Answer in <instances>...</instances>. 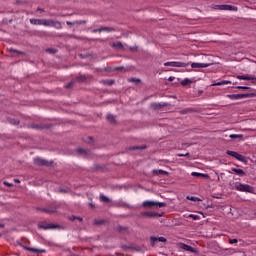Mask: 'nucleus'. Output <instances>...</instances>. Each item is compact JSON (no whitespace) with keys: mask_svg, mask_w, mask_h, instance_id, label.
I'll list each match as a JSON object with an SVG mask.
<instances>
[{"mask_svg":"<svg viewBox=\"0 0 256 256\" xmlns=\"http://www.w3.org/2000/svg\"><path fill=\"white\" fill-rule=\"evenodd\" d=\"M105 223V220H94V225H103Z\"/></svg>","mask_w":256,"mask_h":256,"instance_id":"45","label":"nucleus"},{"mask_svg":"<svg viewBox=\"0 0 256 256\" xmlns=\"http://www.w3.org/2000/svg\"><path fill=\"white\" fill-rule=\"evenodd\" d=\"M181 115H187L189 113H195V109L193 108H185L184 110L180 111Z\"/></svg>","mask_w":256,"mask_h":256,"instance_id":"22","label":"nucleus"},{"mask_svg":"<svg viewBox=\"0 0 256 256\" xmlns=\"http://www.w3.org/2000/svg\"><path fill=\"white\" fill-rule=\"evenodd\" d=\"M31 128H32V129H48L47 126H43V125H41V124H32V125H31Z\"/></svg>","mask_w":256,"mask_h":256,"instance_id":"30","label":"nucleus"},{"mask_svg":"<svg viewBox=\"0 0 256 256\" xmlns=\"http://www.w3.org/2000/svg\"><path fill=\"white\" fill-rule=\"evenodd\" d=\"M105 71H111V67L105 68Z\"/></svg>","mask_w":256,"mask_h":256,"instance_id":"61","label":"nucleus"},{"mask_svg":"<svg viewBox=\"0 0 256 256\" xmlns=\"http://www.w3.org/2000/svg\"><path fill=\"white\" fill-rule=\"evenodd\" d=\"M163 215H165V213H157V212H142L140 214V217H147L148 219H153L155 217H163Z\"/></svg>","mask_w":256,"mask_h":256,"instance_id":"6","label":"nucleus"},{"mask_svg":"<svg viewBox=\"0 0 256 256\" xmlns=\"http://www.w3.org/2000/svg\"><path fill=\"white\" fill-rule=\"evenodd\" d=\"M237 89H243L244 91H249V90H251V87H247V86H237Z\"/></svg>","mask_w":256,"mask_h":256,"instance_id":"46","label":"nucleus"},{"mask_svg":"<svg viewBox=\"0 0 256 256\" xmlns=\"http://www.w3.org/2000/svg\"><path fill=\"white\" fill-rule=\"evenodd\" d=\"M229 243H230V245H233L235 243H239V240H237V238L229 239Z\"/></svg>","mask_w":256,"mask_h":256,"instance_id":"48","label":"nucleus"},{"mask_svg":"<svg viewBox=\"0 0 256 256\" xmlns=\"http://www.w3.org/2000/svg\"><path fill=\"white\" fill-rule=\"evenodd\" d=\"M100 201H102L103 203H109L110 200L105 195H101L100 196Z\"/></svg>","mask_w":256,"mask_h":256,"instance_id":"41","label":"nucleus"},{"mask_svg":"<svg viewBox=\"0 0 256 256\" xmlns=\"http://www.w3.org/2000/svg\"><path fill=\"white\" fill-rule=\"evenodd\" d=\"M220 9H222V11H233V6H231V5H221Z\"/></svg>","mask_w":256,"mask_h":256,"instance_id":"29","label":"nucleus"},{"mask_svg":"<svg viewBox=\"0 0 256 256\" xmlns=\"http://www.w3.org/2000/svg\"><path fill=\"white\" fill-rule=\"evenodd\" d=\"M213 63H195L191 64L192 69H205L206 67H211Z\"/></svg>","mask_w":256,"mask_h":256,"instance_id":"11","label":"nucleus"},{"mask_svg":"<svg viewBox=\"0 0 256 256\" xmlns=\"http://www.w3.org/2000/svg\"><path fill=\"white\" fill-rule=\"evenodd\" d=\"M236 191H241L243 193H253L255 191V188L248 184H242L241 182H237L235 184Z\"/></svg>","mask_w":256,"mask_h":256,"instance_id":"1","label":"nucleus"},{"mask_svg":"<svg viewBox=\"0 0 256 256\" xmlns=\"http://www.w3.org/2000/svg\"><path fill=\"white\" fill-rule=\"evenodd\" d=\"M116 231H119V233H123V231H127V227H125V226H118L116 228Z\"/></svg>","mask_w":256,"mask_h":256,"instance_id":"40","label":"nucleus"},{"mask_svg":"<svg viewBox=\"0 0 256 256\" xmlns=\"http://www.w3.org/2000/svg\"><path fill=\"white\" fill-rule=\"evenodd\" d=\"M77 153H79V155H87V153H89V149L79 148Z\"/></svg>","mask_w":256,"mask_h":256,"instance_id":"32","label":"nucleus"},{"mask_svg":"<svg viewBox=\"0 0 256 256\" xmlns=\"http://www.w3.org/2000/svg\"><path fill=\"white\" fill-rule=\"evenodd\" d=\"M9 53H17V55H25V52L10 48Z\"/></svg>","mask_w":256,"mask_h":256,"instance_id":"33","label":"nucleus"},{"mask_svg":"<svg viewBox=\"0 0 256 256\" xmlns=\"http://www.w3.org/2000/svg\"><path fill=\"white\" fill-rule=\"evenodd\" d=\"M111 47H113V49H123V43L121 42H114L110 44Z\"/></svg>","mask_w":256,"mask_h":256,"instance_id":"19","label":"nucleus"},{"mask_svg":"<svg viewBox=\"0 0 256 256\" xmlns=\"http://www.w3.org/2000/svg\"><path fill=\"white\" fill-rule=\"evenodd\" d=\"M45 213L51 214V213H57V205H51L45 207Z\"/></svg>","mask_w":256,"mask_h":256,"instance_id":"14","label":"nucleus"},{"mask_svg":"<svg viewBox=\"0 0 256 256\" xmlns=\"http://www.w3.org/2000/svg\"><path fill=\"white\" fill-rule=\"evenodd\" d=\"M165 67H189V62H166Z\"/></svg>","mask_w":256,"mask_h":256,"instance_id":"7","label":"nucleus"},{"mask_svg":"<svg viewBox=\"0 0 256 256\" xmlns=\"http://www.w3.org/2000/svg\"><path fill=\"white\" fill-rule=\"evenodd\" d=\"M192 177H204V179H209V174H203L199 172H192Z\"/></svg>","mask_w":256,"mask_h":256,"instance_id":"18","label":"nucleus"},{"mask_svg":"<svg viewBox=\"0 0 256 256\" xmlns=\"http://www.w3.org/2000/svg\"><path fill=\"white\" fill-rule=\"evenodd\" d=\"M221 85H231V81H229V80H222L220 82L212 84V87H217V86H221Z\"/></svg>","mask_w":256,"mask_h":256,"instance_id":"16","label":"nucleus"},{"mask_svg":"<svg viewBox=\"0 0 256 256\" xmlns=\"http://www.w3.org/2000/svg\"><path fill=\"white\" fill-rule=\"evenodd\" d=\"M4 185H5L6 187H13V184H11V183H9V182H7V181H4Z\"/></svg>","mask_w":256,"mask_h":256,"instance_id":"50","label":"nucleus"},{"mask_svg":"<svg viewBox=\"0 0 256 256\" xmlns=\"http://www.w3.org/2000/svg\"><path fill=\"white\" fill-rule=\"evenodd\" d=\"M95 169H101V166L96 165V166H95Z\"/></svg>","mask_w":256,"mask_h":256,"instance_id":"62","label":"nucleus"},{"mask_svg":"<svg viewBox=\"0 0 256 256\" xmlns=\"http://www.w3.org/2000/svg\"><path fill=\"white\" fill-rule=\"evenodd\" d=\"M103 84L111 87V85H115V80H104Z\"/></svg>","mask_w":256,"mask_h":256,"instance_id":"37","label":"nucleus"},{"mask_svg":"<svg viewBox=\"0 0 256 256\" xmlns=\"http://www.w3.org/2000/svg\"><path fill=\"white\" fill-rule=\"evenodd\" d=\"M236 79H240V81H256L255 76H249V75H238L236 76Z\"/></svg>","mask_w":256,"mask_h":256,"instance_id":"13","label":"nucleus"},{"mask_svg":"<svg viewBox=\"0 0 256 256\" xmlns=\"http://www.w3.org/2000/svg\"><path fill=\"white\" fill-rule=\"evenodd\" d=\"M27 4H28L27 1H21V0L16 1V5H27Z\"/></svg>","mask_w":256,"mask_h":256,"instance_id":"47","label":"nucleus"},{"mask_svg":"<svg viewBox=\"0 0 256 256\" xmlns=\"http://www.w3.org/2000/svg\"><path fill=\"white\" fill-rule=\"evenodd\" d=\"M188 217H190V219H193L194 221H199L200 217L194 214H190Z\"/></svg>","mask_w":256,"mask_h":256,"instance_id":"42","label":"nucleus"},{"mask_svg":"<svg viewBox=\"0 0 256 256\" xmlns=\"http://www.w3.org/2000/svg\"><path fill=\"white\" fill-rule=\"evenodd\" d=\"M144 149H147V145L129 146V147H126L125 151L126 153H129V151H143Z\"/></svg>","mask_w":256,"mask_h":256,"instance_id":"12","label":"nucleus"},{"mask_svg":"<svg viewBox=\"0 0 256 256\" xmlns=\"http://www.w3.org/2000/svg\"><path fill=\"white\" fill-rule=\"evenodd\" d=\"M155 243H167V238L157 237V236H150V245H151V247H155Z\"/></svg>","mask_w":256,"mask_h":256,"instance_id":"5","label":"nucleus"},{"mask_svg":"<svg viewBox=\"0 0 256 256\" xmlns=\"http://www.w3.org/2000/svg\"><path fill=\"white\" fill-rule=\"evenodd\" d=\"M106 119L109 123H111L112 125H115L117 123V120L115 119V117L113 116V114H108L106 116Z\"/></svg>","mask_w":256,"mask_h":256,"instance_id":"17","label":"nucleus"},{"mask_svg":"<svg viewBox=\"0 0 256 256\" xmlns=\"http://www.w3.org/2000/svg\"><path fill=\"white\" fill-rule=\"evenodd\" d=\"M58 192H59V193H67V190H65V189H59Z\"/></svg>","mask_w":256,"mask_h":256,"instance_id":"53","label":"nucleus"},{"mask_svg":"<svg viewBox=\"0 0 256 256\" xmlns=\"http://www.w3.org/2000/svg\"><path fill=\"white\" fill-rule=\"evenodd\" d=\"M230 139H243V134H231Z\"/></svg>","mask_w":256,"mask_h":256,"instance_id":"36","label":"nucleus"},{"mask_svg":"<svg viewBox=\"0 0 256 256\" xmlns=\"http://www.w3.org/2000/svg\"><path fill=\"white\" fill-rule=\"evenodd\" d=\"M191 83H193V80H191L189 78H185L184 80L181 81V85L183 87H186V85H191Z\"/></svg>","mask_w":256,"mask_h":256,"instance_id":"25","label":"nucleus"},{"mask_svg":"<svg viewBox=\"0 0 256 256\" xmlns=\"http://www.w3.org/2000/svg\"><path fill=\"white\" fill-rule=\"evenodd\" d=\"M151 109H153L154 111H159L161 109H163V107H171V104L164 102V103H152L150 104Z\"/></svg>","mask_w":256,"mask_h":256,"instance_id":"9","label":"nucleus"},{"mask_svg":"<svg viewBox=\"0 0 256 256\" xmlns=\"http://www.w3.org/2000/svg\"><path fill=\"white\" fill-rule=\"evenodd\" d=\"M117 71H121V69H123V67H116L115 68Z\"/></svg>","mask_w":256,"mask_h":256,"instance_id":"59","label":"nucleus"},{"mask_svg":"<svg viewBox=\"0 0 256 256\" xmlns=\"http://www.w3.org/2000/svg\"><path fill=\"white\" fill-rule=\"evenodd\" d=\"M66 25H75V24L71 21H66Z\"/></svg>","mask_w":256,"mask_h":256,"instance_id":"55","label":"nucleus"},{"mask_svg":"<svg viewBox=\"0 0 256 256\" xmlns=\"http://www.w3.org/2000/svg\"><path fill=\"white\" fill-rule=\"evenodd\" d=\"M75 85V81H71L70 83H68L65 88L66 89H71L73 86Z\"/></svg>","mask_w":256,"mask_h":256,"instance_id":"44","label":"nucleus"},{"mask_svg":"<svg viewBox=\"0 0 256 256\" xmlns=\"http://www.w3.org/2000/svg\"><path fill=\"white\" fill-rule=\"evenodd\" d=\"M36 211H41V213H45V208L37 207Z\"/></svg>","mask_w":256,"mask_h":256,"instance_id":"51","label":"nucleus"},{"mask_svg":"<svg viewBox=\"0 0 256 256\" xmlns=\"http://www.w3.org/2000/svg\"><path fill=\"white\" fill-rule=\"evenodd\" d=\"M87 23V20H79V21H74V25H85Z\"/></svg>","mask_w":256,"mask_h":256,"instance_id":"39","label":"nucleus"},{"mask_svg":"<svg viewBox=\"0 0 256 256\" xmlns=\"http://www.w3.org/2000/svg\"><path fill=\"white\" fill-rule=\"evenodd\" d=\"M178 157H185V154H178Z\"/></svg>","mask_w":256,"mask_h":256,"instance_id":"63","label":"nucleus"},{"mask_svg":"<svg viewBox=\"0 0 256 256\" xmlns=\"http://www.w3.org/2000/svg\"><path fill=\"white\" fill-rule=\"evenodd\" d=\"M15 183H21V181H19V179H14Z\"/></svg>","mask_w":256,"mask_h":256,"instance_id":"60","label":"nucleus"},{"mask_svg":"<svg viewBox=\"0 0 256 256\" xmlns=\"http://www.w3.org/2000/svg\"><path fill=\"white\" fill-rule=\"evenodd\" d=\"M46 51H47V53H55V50L51 49V48H48Z\"/></svg>","mask_w":256,"mask_h":256,"instance_id":"52","label":"nucleus"},{"mask_svg":"<svg viewBox=\"0 0 256 256\" xmlns=\"http://www.w3.org/2000/svg\"><path fill=\"white\" fill-rule=\"evenodd\" d=\"M228 98L229 99H242L241 94H229Z\"/></svg>","mask_w":256,"mask_h":256,"instance_id":"35","label":"nucleus"},{"mask_svg":"<svg viewBox=\"0 0 256 256\" xmlns=\"http://www.w3.org/2000/svg\"><path fill=\"white\" fill-rule=\"evenodd\" d=\"M53 23V20L51 19H42V25H44V27H51Z\"/></svg>","mask_w":256,"mask_h":256,"instance_id":"21","label":"nucleus"},{"mask_svg":"<svg viewBox=\"0 0 256 256\" xmlns=\"http://www.w3.org/2000/svg\"><path fill=\"white\" fill-rule=\"evenodd\" d=\"M18 245H20V247H23V249H25V251H30L32 253H45L44 249L27 247V246H25V244H23L21 242H18Z\"/></svg>","mask_w":256,"mask_h":256,"instance_id":"10","label":"nucleus"},{"mask_svg":"<svg viewBox=\"0 0 256 256\" xmlns=\"http://www.w3.org/2000/svg\"><path fill=\"white\" fill-rule=\"evenodd\" d=\"M76 219H77V221H80V222L83 221V218H81V217H76Z\"/></svg>","mask_w":256,"mask_h":256,"instance_id":"57","label":"nucleus"},{"mask_svg":"<svg viewBox=\"0 0 256 256\" xmlns=\"http://www.w3.org/2000/svg\"><path fill=\"white\" fill-rule=\"evenodd\" d=\"M51 27H55V29H62L63 26L61 25V22L57 21V20H52V26Z\"/></svg>","mask_w":256,"mask_h":256,"instance_id":"23","label":"nucleus"},{"mask_svg":"<svg viewBox=\"0 0 256 256\" xmlns=\"http://www.w3.org/2000/svg\"><path fill=\"white\" fill-rule=\"evenodd\" d=\"M102 31H106V33H113L114 31H117V28H115V27H102Z\"/></svg>","mask_w":256,"mask_h":256,"instance_id":"27","label":"nucleus"},{"mask_svg":"<svg viewBox=\"0 0 256 256\" xmlns=\"http://www.w3.org/2000/svg\"><path fill=\"white\" fill-rule=\"evenodd\" d=\"M144 209H153V207H167L165 202H155V201H144L142 203Z\"/></svg>","mask_w":256,"mask_h":256,"instance_id":"2","label":"nucleus"},{"mask_svg":"<svg viewBox=\"0 0 256 256\" xmlns=\"http://www.w3.org/2000/svg\"><path fill=\"white\" fill-rule=\"evenodd\" d=\"M181 245V249H183L184 251H189L190 253H195V248L185 244V243H182L180 244Z\"/></svg>","mask_w":256,"mask_h":256,"instance_id":"15","label":"nucleus"},{"mask_svg":"<svg viewBox=\"0 0 256 256\" xmlns=\"http://www.w3.org/2000/svg\"><path fill=\"white\" fill-rule=\"evenodd\" d=\"M80 57H81L82 59H85V57H89V55L83 56V54H80Z\"/></svg>","mask_w":256,"mask_h":256,"instance_id":"58","label":"nucleus"},{"mask_svg":"<svg viewBox=\"0 0 256 256\" xmlns=\"http://www.w3.org/2000/svg\"><path fill=\"white\" fill-rule=\"evenodd\" d=\"M69 219L70 221H75L77 219V216H71Z\"/></svg>","mask_w":256,"mask_h":256,"instance_id":"54","label":"nucleus"},{"mask_svg":"<svg viewBox=\"0 0 256 256\" xmlns=\"http://www.w3.org/2000/svg\"><path fill=\"white\" fill-rule=\"evenodd\" d=\"M9 123H11V125H19V120H15L13 118H8Z\"/></svg>","mask_w":256,"mask_h":256,"instance_id":"38","label":"nucleus"},{"mask_svg":"<svg viewBox=\"0 0 256 256\" xmlns=\"http://www.w3.org/2000/svg\"><path fill=\"white\" fill-rule=\"evenodd\" d=\"M38 229L47 231L48 229H61V226L59 224H49L46 221H42L38 223Z\"/></svg>","mask_w":256,"mask_h":256,"instance_id":"3","label":"nucleus"},{"mask_svg":"<svg viewBox=\"0 0 256 256\" xmlns=\"http://www.w3.org/2000/svg\"><path fill=\"white\" fill-rule=\"evenodd\" d=\"M154 175H169V172L165 170H153Z\"/></svg>","mask_w":256,"mask_h":256,"instance_id":"26","label":"nucleus"},{"mask_svg":"<svg viewBox=\"0 0 256 256\" xmlns=\"http://www.w3.org/2000/svg\"><path fill=\"white\" fill-rule=\"evenodd\" d=\"M76 81H77L78 83H83V82L87 81V76H85V75L77 76V77H76Z\"/></svg>","mask_w":256,"mask_h":256,"instance_id":"28","label":"nucleus"},{"mask_svg":"<svg viewBox=\"0 0 256 256\" xmlns=\"http://www.w3.org/2000/svg\"><path fill=\"white\" fill-rule=\"evenodd\" d=\"M37 11H45V10L42 8H37Z\"/></svg>","mask_w":256,"mask_h":256,"instance_id":"64","label":"nucleus"},{"mask_svg":"<svg viewBox=\"0 0 256 256\" xmlns=\"http://www.w3.org/2000/svg\"><path fill=\"white\" fill-rule=\"evenodd\" d=\"M249 97H256L255 93H246V94H241L242 99H247Z\"/></svg>","mask_w":256,"mask_h":256,"instance_id":"31","label":"nucleus"},{"mask_svg":"<svg viewBox=\"0 0 256 256\" xmlns=\"http://www.w3.org/2000/svg\"><path fill=\"white\" fill-rule=\"evenodd\" d=\"M103 31V27H100L98 29H94L93 33H101Z\"/></svg>","mask_w":256,"mask_h":256,"instance_id":"49","label":"nucleus"},{"mask_svg":"<svg viewBox=\"0 0 256 256\" xmlns=\"http://www.w3.org/2000/svg\"><path fill=\"white\" fill-rule=\"evenodd\" d=\"M53 163V161H48L42 158L34 159V165H37L38 167H53Z\"/></svg>","mask_w":256,"mask_h":256,"instance_id":"4","label":"nucleus"},{"mask_svg":"<svg viewBox=\"0 0 256 256\" xmlns=\"http://www.w3.org/2000/svg\"><path fill=\"white\" fill-rule=\"evenodd\" d=\"M187 199H189L190 201H194V202L201 201V199H199L195 196H192V197L187 196Z\"/></svg>","mask_w":256,"mask_h":256,"instance_id":"43","label":"nucleus"},{"mask_svg":"<svg viewBox=\"0 0 256 256\" xmlns=\"http://www.w3.org/2000/svg\"><path fill=\"white\" fill-rule=\"evenodd\" d=\"M30 23H31V25H42L43 19L31 18Z\"/></svg>","mask_w":256,"mask_h":256,"instance_id":"20","label":"nucleus"},{"mask_svg":"<svg viewBox=\"0 0 256 256\" xmlns=\"http://www.w3.org/2000/svg\"><path fill=\"white\" fill-rule=\"evenodd\" d=\"M226 153L230 157H234V159H237V161H241L242 163H245V156H243L235 151H231V150H228Z\"/></svg>","mask_w":256,"mask_h":256,"instance_id":"8","label":"nucleus"},{"mask_svg":"<svg viewBox=\"0 0 256 256\" xmlns=\"http://www.w3.org/2000/svg\"><path fill=\"white\" fill-rule=\"evenodd\" d=\"M232 171L236 173V175H240L241 177L245 175V171H243V169L232 168Z\"/></svg>","mask_w":256,"mask_h":256,"instance_id":"24","label":"nucleus"},{"mask_svg":"<svg viewBox=\"0 0 256 256\" xmlns=\"http://www.w3.org/2000/svg\"><path fill=\"white\" fill-rule=\"evenodd\" d=\"M129 83H136V85H139L141 83V79L139 78H130L128 79Z\"/></svg>","mask_w":256,"mask_h":256,"instance_id":"34","label":"nucleus"},{"mask_svg":"<svg viewBox=\"0 0 256 256\" xmlns=\"http://www.w3.org/2000/svg\"><path fill=\"white\" fill-rule=\"evenodd\" d=\"M175 80V77H173V76H170L169 78H168V81H174Z\"/></svg>","mask_w":256,"mask_h":256,"instance_id":"56","label":"nucleus"}]
</instances>
